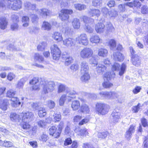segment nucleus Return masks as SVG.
<instances>
[{
    "label": "nucleus",
    "instance_id": "f257e3e1",
    "mask_svg": "<svg viewBox=\"0 0 148 148\" xmlns=\"http://www.w3.org/2000/svg\"><path fill=\"white\" fill-rule=\"evenodd\" d=\"M65 91L66 92V94L62 95L59 100V104L60 106L63 105L65 101L68 102L70 101L75 97L74 95L77 94V93L73 90H70L64 85L60 84L58 87V92L61 93Z\"/></svg>",
    "mask_w": 148,
    "mask_h": 148
},
{
    "label": "nucleus",
    "instance_id": "f03ea898",
    "mask_svg": "<svg viewBox=\"0 0 148 148\" xmlns=\"http://www.w3.org/2000/svg\"><path fill=\"white\" fill-rule=\"evenodd\" d=\"M40 84L39 85L38 84L34 85L31 88V89L32 90H38L40 89V86H42L43 92L46 94L53 91L55 86V82L52 81H42Z\"/></svg>",
    "mask_w": 148,
    "mask_h": 148
},
{
    "label": "nucleus",
    "instance_id": "7ed1b4c3",
    "mask_svg": "<svg viewBox=\"0 0 148 148\" xmlns=\"http://www.w3.org/2000/svg\"><path fill=\"white\" fill-rule=\"evenodd\" d=\"M22 2L20 0H0V10L6 8L17 10L22 7Z\"/></svg>",
    "mask_w": 148,
    "mask_h": 148
},
{
    "label": "nucleus",
    "instance_id": "20e7f679",
    "mask_svg": "<svg viewBox=\"0 0 148 148\" xmlns=\"http://www.w3.org/2000/svg\"><path fill=\"white\" fill-rule=\"evenodd\" d=\"M95 108L97 113L99 115H104L106 114L110 109L108 105L100 103H98L96 104Z\"/></svg>",
    "mask_w": 148,
    "mask_h": 148
},
{
    "label": "nucleus",
    "instance_id": "39448f33",
    "mask_svg": "<svg viewBox=\"0 0 148 148\" xmlns=\"http://www.w3.org/2000/svg\"><path fill=\"white\" fill-rule=\"evenodd\" d=\"M127 66L125 64L123 63L121 66L119 63H114L112 67V70L113 71H119V75H122L125 73Z\"/></svg>",
    "mask_w": 148,
    "mask_h": 148
},
{
    "label": "nucleus",
    "instance_id": "423d86ee",
    "mask_svg": "<svg viewBox=\"0 0 148 148\" xmlns=\"http://www.w3.org/2000/svg\"><path fill=\"white\" fill-rule=\"evenodd\" d=\"M99 94L101 97L108 99H116L119 97L118 93L114 92L102 91Z\"/></svg>",
    "mask_w": 148,
    "mask_h": 148
},
{
    "label": "nucleus",
    "instance_id": "0eeeda50",
    "mask_svg": "<svg viewBox=\"0 0 148 148\" xmlns=\"http://www.w3.org/2000/svg\"><path fill=\"white\" fill-rule=\"evenodd\" d=\"M73 13L72 10L70 9H62L61 10L59 15V17L62 21H67L69 18V14Z\"/></svg>",
    "mask_w": 148,
    "mask_h": 148
},
{
    "label": "nucleus",
    "instance_id": "6e6552de",
    "mask_svg": "<svg viewBox=\"0 0 148 148\" xmlns=\"http://www.w3.org/2000/svg\"><path fill=\"white\" fill-rule=\"evenodd\" d=\"M93 54V52L92 49L88 47L84 48L80 53V57L83 59L89 58L92 56Z\"/></svg>",
    "mask_w": 148,
    "mask_h": 148
},
{
    "label": "nucleus",
    "instance_id": "1a4fd4ad",
    "mask_svg": "<svg viewBox=\"0 0 148 148\" xmlns=\"http://www.w3.org/2000/svg\"><path fill=\"white\" fill-rule=\"evenodd\" d=\"M51 49L53 59L56 60H58L61 52L57 45L54 44L51 45Z\"/></svg>",
    "mask_w": 148,
    "mask_h": 148
},
{
    "label": "nucleus",
    "instance_id": "9d476101",
    "mask_svg": "<svg viewBox=\"0 0 148 148\" xmlns=\"http://www.w3.org/2000/svg\"><path fill=\"white\" fill-rule=\"evenodd\" d=\"M76 42L79 44L86 46L88 44V41L86 35L85 34H81L76 38Z\"/></svg>",
    "mask_w": 148,
    "mask_h": 148
},
{
    "label": "nucleus",
    "instance_id": "9b49d317",
    "mask_svg": "<svg viewBox=\"0 0 148 148\" xmlns=\"http://www.w3.org/2000/svg\"><path fill=\"white\" fill-rule=\"evenodd\" d=\"M34 114L31 112H22L20 114V116L21 117L22 121L29 122L32 119Z\"/></svg>",
    "mask_w": 148,
    "mask_h": 148
},
{
    "label": "nucleus",
    "instance_id": "f8f14e48",
    "mask_svg": "<svg viewBox=\"0 0 148 148\" xmlns=\"http://www.w3.org/2000/svg\"><path fill=\"white\" fill-rule=\"evenodd\" d=\"M111 77V73L110 72L106 73L104 75L103 78L104 82L103 83V86L105 88H109L113 85L112 84L110 83L109 81Z\"/></svg>",
    "mask_w": 148,
    "mask_h": 148
},
{
    "label": "nucleus",
    "instance_id": "ddd939ff",
    "mask_svg": "<svg viewBox=\"0 0 148 148\" xmlns=\"http://www.w3.org/2000/svg\"><path fill=\"white\" fill-rule=\"evenodd\" d=\"M62 41L64 45L70 48H72L75 44V40L71 38L64 39Z\"/></svg>",
    "mask_w": 148,
    "mask_h": 148
},
{
    "label": "nucleus",
    "instance_id": "4468645a",
    "mask_svg": "<svg viewBox=\"0 0 148 148\" xmlns=\"http://www.w3.org/2000/svg\"><path fill=\"white\" fill-rule=\"evenodd\" d=\"M49 134L55 138L59 137L60 134V131L57 129L56 127L55 126H53L49 128Z\"/></svg>",
    "mask_w": 148,
    "mask_h": 148
},
{
    "label": "nucleus",
    "instance_id": "2eb2a0df",
    "mask_svg": "<svg viewBox=\"0 0 148 148\" xmlns=\"http://www.w3.org/2000/svg\"><path fill=\"white\" fill-rule=\"evenodd\" d=\"M89 40L92 43L97 44L102 42V40L100 38L98 35H92L90 36Z\"/></svg>",
    "mask_w": 148,
    "mask_h": 148
},
{
    "label": "nucleus",
    "instance_id": "dca6fc26",
    "mask_svg": "<svg viewBox=\"0 0 148 148\" xmlns=\"http://www.w3.org/2000/svg\"><path fill=\"white\" fill-rule=\"evenodd\" d=\"M93 64H96V71L99 74H102L106 70L107 68V67L106 66L101 64L99 63L97 64L96 62L95 63H93Z\"/></svg>",
    "mask_w": 148,
    "mask_h": 148
},
{
    "label": "nucleus",
    "instance_id": "f3484780",
    "mask_svg": "<svg viewBox=\"0 0 148 148\" xmlns=\"http://www.w3.org/2000/svg\"><path fill=\"white\" fill-rule=\"evenodd\" d=\"M135 126L132 125L130 126V127L127 130L125 133V137L127 139L131 137L132 135L135 131Z\"/></svg>",
    "mask_w": 148,
    "mask_h": 148
},
{
    "label": "nucleus",
    "instance_id": "a211bd4d",
    "mask_svg": "<svg viewBox=\"0 0 148 148\" xmlns=\"http://www.w3.org/2000/svg\"><path fill=\"white\" fill-rule=\"evenodd\" d=\"M95 29L97 33H102L104 31L105 25L102 23H99L96 25Z\"/></svg>",
    "mask_w": 148,
    "mask_h": 148
},
{
    "label": "nucleus",
    "instance_id": "6ab92c4d",
    "mask_svg": "<svg viewBox=\"0 0 148 148\" xmlns=\"http://www.w3.org/2000/svg\"><path fill=\"white\" fill-rule=\"evenodd\" d=\"M81 73H84V72H87L89 71V67L88 64L85 61H82L80 64Z\"/></svg>",
    "mask_w": 148,
    "mask_h": 148
},
{
    "label": "nucleus",
    "instance_id": "aec40b11",
    "mask_svg": "<svg viewBox=\"0 0 148 148\" xmlns=\"http://www.w3.org/2000/svg\"><path fill=\"white\" fill-rule=\"evenodd\" d=\"M24 9L26 10H34L36 8L35 4H32L28 1H25L24 3Z\"/></svg>",
    "mask_w": 148,
    "mask_h": 148
},
{
    "label": "nucleus",
    "instance_id": "412c9836",
    "mask_svg": "<svg viewBox=\"0 0 148 148\" xmlns=\"http://www.w3.org/2000/svg\"><path fill=\"white\" fill-rule=\"evenodd\" d=\"M132 64L138 67L140 66L141 64V61L140 57L137 55L132 57Z\"/></svg>",
    "mask_w": 148,
    "mask_h": 148
},
{
    "label": "nucleus",
    "instance_id": "4be33fe9",
    "mask_svg": "<svg viewBox=\"0 0 148 148\" xmlns=\"http://www.w3.org/2000/svg\"><path fill=\"white\" fill-rule=\"evenodd\" d=\"M53 39L58 42L61 41L63 40V38L61 33L58 32H55L52 35Z\"/></svg>",
    "mask_w": 148,
    "mask_h": 148
},
{
    "label": "nucleus",
    "instance_id": "5701e85b",
    "mask_svg": "<svg viewBox=\"0 0 148 148\" xmlns=\"http://www.w3.org/2000/svg\"><path fill=\"white\" fill-rule=\"evenodd\" d=\"M36 11L44 18H46L50 13L49 11L46 9L36 10Z\"/></svg>",
    "mask_w": 148,
    "mask_h": 148
},
{
    "label": "nucleus",
    "instance_id": "b1692460",
    "mask_svg": "<svg viewBox=\"0 0 148 148\" xmlns=\"http://www.w3.org/2000/svg\"><path fill=\"white\" fill-rule=\"evenodd\" d=\"M8 21L6 18L5 17H2L0 18V29H5L8 24Z\"/></svg>",
    "mask_w": 148,
    "mask_h": 148
},
{
    "label": "nucleus",
    "instance_id": "393cba45",
    "mask_svg": "<svg viewBox=\"0 0 148 148\" xmlns=\"http://www.w3.org/2000/svg\"><path fill=\"white\" fill-rule=\"evenodd\" d=\"M111 118L113 123L117 122L120 118V113L117 112H113L112 114Z\"/></svg>",
    "mask_w": 148,
    "mask_h": 148
},
{
    "label": "nucleus",
    "instance_id": "a878e982",
    "mask_svg": "<svg viewBox=\"0 0 148 148\" xmlns=\"http://www.w3.org/2000/svg\"><path fill=\"white\" fill-rule=\"evenodd\" d=\"M11 106L13 107H17L21 104V102L19 101L18 99L14 96L11 98Z\"/></svg>",
    "mask_w": 148,
    "mask_h": 148
},
{
    "label": "nucleus",
    "instance_id": "bb28decb",
    "mask_svg": "<svg viewBox=\"0 0 148 148\" xmlns=\"http://www.w3.org/2000/svg\"><path fill=\"white\" fill-rule=\"evenodd\" d=\"M124 56L120 52H117L114 54V59L115 61H121L124 59Z\"/></svg>",
    "mask_w": 148,
    "mask_h": 148
},
{
    "label": "nucleus",
    "instance_id": "cd10ccee",
    "mask_svg": "<svg viewBox=\"0 0 148 148\" xmlns=\"http://www.w3.org/2000/svg\"><path fill=\"white\" fill-rule=\"evenodd\" d=\"M108 53V51L106 49L101 48L99 49L98 55L99 56L104 57L107 56Z\"/></svg>",
    "mask_w": 148,
    "mask_h": 148
},
{
    "label": "nucleus",
    "instance_id": "c85d7f7f",
    "mask_svg": "<svg viewBox=\"0 0 148 148\" xmlns=\"http://www.w3.org/2000/svg\"><path fill=\"white\" fill-rule=\"evenodd\" d=\"M82 76L81 77V79L82 82H86L90 79V76L89 74V71L84 72V73H81Z\"/></svg>",
    "mask_w": 148,
    "mask_h": 148
},
{
    "label": "nucleus",
    "instance_id": "c756f323",
    "mask_svg": "<svg viewBox=\"0 0 148 148\" xmlns=\"http://www.w3.org/2000/svg\"><path fill=\"white\" fill-rule=\"evenodd\" d=\"M13 143L11 142L5 140L4 141L0 140V145L1 146L10 147L13 146Z\"/></svg>",
    "mask_w": 148,
    "mask_h": 148
},
{
    "label": "nucleus",
    "instance_id": "7c9ffc66",
    "mask_svg": "<svg viewBox=\"0 0 148 148\" xmlns=\"http://www.w3.org/2000/svg\"><path fill=\"white\" fill-rule=\"evenodd\" d=\"M72 25L75 29H79L80 27V21L79 19L77 18H74L72 22Z\"/></svg>",
    "mask_w": 148,
    "mask_h": 148
},
{
    "label": "nucleus",
    "instance_id": "2f4dec72",
    "mask_svg": "<svg viewBox=\"0 0 148 148\" xmlns=\"http://www.w3.org/2000/svg\"><path fill=\"white\" fill-rule=\"evenodd\" d=\"M22 22L23 23V26L27 27L29 26V17L27 16H23L22 18Z\"/></svg>",
    "mask_w": 148,
    "mask_h": 148
},
{
    "label": "nucleus",
    "instance_id": "473e14b6",
    "mask_svg": "<svg viewBox=\"0 0 148 148\" xmlns=\"http://www.w3.org/2000/svg\"><path fill=\"white\" fill-rule=\"evenodd\" d=\"M50 119H47L45 120H40L37 123L39 126L43 128L45 127L47 123H50Z\"/></svg>",
    "mask_w": 148,
    "mask_h": 148
},
{
    "label": "nucleus",
    "instance_id": "72a5a7b5",
    "mask_svg": "<svg viewBox=\"0 0 148 148\" xmlns=\"http://www.w3.org/2000/svg\"><path fill=\"white\" fill-rule=\"evenodd\" d=\"M80 110L81 112L84 113H88L90 111L88 106L85 104H83L81 106Z\"/></svg>",
    "mask_w": 148,
    "mask_h": 148
},
{
    "label": "nucleus",
    "instance_id": "f704fd0d",
    "mask_svg": "<svg viewBox=\"0 0 148 148\" xmlns=\"http://www.w3.org/2000/svg\"><path fill=\"white\" fill-rule=\"evenodd\" d=\"M8 100L6 99L1 100L0 102V107L3 110H5L7 109L8 103Z\"/></svg>",
    "mask_w": 148,
    "mask_h": 148
},
{
    "label": "nucleus",
    "instance_id": "c9c22d12",
    "mask_svg": "<svg viewBox=\"0 0 148 148\" xmlns=\"http://www.w3.org/2000/svg\"><path fill=\"white\" fill-rule=\"evenodd\" d=\"M63 58L65 60V64L66 66H68L71 64L73 60V58L68 55L63 56Z\"/></svg>",
    "mask_w": 148,
    "mask_h": 148
},
{
    "label": "nucleus",
    "instance_id": "e433bc0d",
    "mask_svg": "<svg viewBox=\"0 0 148 148\" xmlns=\"http://www.w3.org/2000/svg\"><path fill=\"white\" fill-rule=\"evenodd\" d=\"M51 28V25L47 22H43L42 26V29L44 30L49 31Z\"/></svg>",
    "mask_w": 148,
    "mask_h": 148
},
{
    "label": "nucleus",
    "instance_id": "4c0bfd02",
    "mask_svg": "<svg viewBox=\"0 0 148 148\" xmlns=\"http://www.w3.org/2000/svg\"><path fill=\"white\" fill-rule=\"evenodd\" d=\"M71 106L73 110H77L80 107V103L79 101L77 100L73 101Z\"/></svg>",
    "mask_w": 148,
    "mask_h": 148
},
{
    "label": "nucleus",
    "instance_id": "58836bf2",
    "mask_svg": "<svg viewBox=\"0 0 148 148\" xmlns=\"http://www.w3.org/2000/svg\"><path fill=\"white\" fill-rule=\"evenodd\" d=\"M89 14L92 16H96L98 17L100 14V11L98 9H92L90 10L89 12Z\"/></svg>",
    "mask_w": 148,
    "mask_h": 148
},
{
    "label": "nucleus",
    "instance_id": "ea45409f",
    "mask_svg": "<svg viewBox=\"0 0 148 148\" xmlns=\"http://www.w3.org/2000/svg\"><path fill=\"white\" fill-rule=\"evenodd\" d=\"M10 119L12 121L19 120V119L20 120H21V117L20 115L17 114L15 113H12L10 114Z\"/></svg>",
    "mask_w": 148,
    "mask_h": 148
},
{
    "label": "nucleus",
    "instance_id": "a19ab883",
    "mask_svg": "<svg viewBox=\"0 0 148 148\" xmlns=\"http://www.w3.org/2000/svg\"><path fill=\"white\" fill-rule=\"evenodd\" d=\"M38 110V114L40 117H43L46 115V111L45 108H40Z\"/></svg>",
    "mask_w": 148,
    "mask_h": 148
},
{
    "label": "nucleus",
    "instance_id": "79ce46f5",
    "mask_svg": "<svg viewBox=\"0 0 148 148\" xmlns=\"http://www.w3.org/2000/svg\"><path fill=\"white\" fill-rule=\"evenodd\" d=\"M53 116V118H52V120L54 122H56L60 121L61 119V115L60 114L54 113Z\"/></svg>",
    "mask_w": 148,
    "mask_h": 148
},
{
    "label": "nucleus",
    "instance_id": "37998d69",
    "mask_svg": "<svg viewBox=\"0 0 148 148\" xmlns=\"http://www.w3.org/2000/svg\"><path fill=\"white\" fill-rule=\"evenodd\" d=\"M46 46L47 43L45 42H42L39 44L37 47V49L38 51H43Z\"/></svg>",
    "mask_w": 148,
    "mask_h": 148
},
{
    "label": "nucleus",
    "instance_id": "c03bdc74",
    "mask_svg": "<svg viewBox=\"0 0 148 148\" xmlns=\"http://www.w3.org/2000/svg\"><path fill=\"white\" fill-rule=\"evenodd\" d=\"M74 6L76 9L79 10H84L86 8V6L85 5H82L80 4H75Z\"/></svg>",
    "mask_w": 148,
    "mask_h": 148
},
{
    "label": "nucleus",
    "instance_id": "a18cd8bd",
    "mask_svg": "<svg viewBox=\"0 0 148 148\" xmlns=\"http://www.w3.org/2000/svg\"><path fill=\"white\" fill-rule=\"evenodd\" d=\"M34 59L36 61L41 62L43 60V58L42 56L38 53H36L34 56Z\"/></svg>",
    "mask_w": 148,
    "mask_h": 148
},
{
    "label": "nucleus",
    "instance_id": "49530a36",
    "mask_svg": "<svg viewBox=\"0 0 148 148\" xmlns=\"http://www.w3.org/2000/svg\"><path fill=\"white\" fill-rule=\"evenodd\" d=\"M25 81L26 80L25 78H22L18 82L17 87L19 88H22Z\"/></svg>",
    "mask_w": 148,
    "mask_h": 148
},
{
    "label": "nucleus",
    "instance_id": "de8ad7c7",
    "mask_svg": "<svg viewBox=\"0 0 148 148\" xmlns=\"http://www.w3.org/2000/svg\"><path fill=\"white\" fill-rule=\"evenodd\" d=\"M117 15V12L114 10H112L109 11L108 12V17L110 18H114Z\"/></svg>",
    "mask_w": 148,
    "mask_h": 148
},
{
    "label": "nucleus",
    "instance_id": "09e8293b",
    "mask_svg": "<svg viewBox=\"0 0 148 148\" xmlns=\"http://www.w3.org/2000/svg\"><path fill=\"white\" fill-rule=\"evenodd\" d=\"M109 45L111 49H114L115 48L116 45V43L115 41L113 39L110 40L109 42Z\"/></svg>",
    "mask_w": 148,
    "mask_h": 148
},
{
    "label": "nucleus",
    "instance_id": "8fccbe9b",
    "mask_svg": "<svg viewBox=\"0 0 148 148\" xmlns=\"http://www.w3.org/2000/svg\"><path fill=\"white\" fill-rule=\"evenodd\" d=\"M108 134V133L107 132H99L98 133L97 136L100 139H104L107 136Z\"/></svg>",
    "mask_w": 148,
    "mask_h": 148
},
{
    "label": "nucleus",
    "instance_id": "3c124183",
    "mask_svg": "<svg viewBox=\"0 0 148 148\" xmlns=\"http://www.w3.org/2000/svg\"><path fill=\"white\" fill-rule=\"evenodd\" d=\"M78 131H79V134L81 136H86L88 134L87 129L85 128L81 129L79 128Z\"/></svg>",
    "mask_w": 148,
    "mask_h": 148
},
{
    "label": "nucleus",
    "instance_id": "603ef678",
    "mask_svg": "<svg viewBox=\"0 0 148 148\" xmlns=\"http://www.w3.org/2000/svg\"><path fill=\"white\" fill-rule=\"evenodd\" d=\"M82 18L84 23H86V25H87V23H90L91 22L93 21V20L89 18L86 16H83L82 17Z\"/></svg>",
    "mask_w": 148,
    "mask_h": 148
},
{
    "label": "nucleus",
    "instance_id": "864d4df0",
    "mask_svg": "<svg viewBox=\"0 0 148 148\" xmlns=\"http://www.w3.org/2000/svg\"><path fill=\"white\" fill-rule=\"evenodd\" d=\"M71 29L69 27H66L63 28L62 31V33L65 35L67 36L70 34Z\"/></svg>",
    "mask_w": 148,
    "mask_h": 148
},
{
    "label": "nucleus",
    "instance_id": "5fc2aeb1",
    "mask_svg": "<svg viewBox=\"0 0 148 148\" xmlns=\"http://www.w3.org/2000/svg\"><path fill=\"white\" fill-rule=\"evenodd\" d=\"M47 105L50 108H53L55 106V102L52 100H49L47 102Z\"/></svg>",
    "mask_w": 148,
    "mask_h": 148
},
{
    "label": "nucleus",
    "instance_id": "6e6d98bb",
    "mask_svg": "<svg viewBox=\"0 0 148 148\" xmlns=\"http://www.w3.org/2000/svg\"><path fill=\"white\" fill-rule=\"evenodd\" d=\"M19 16L17 14H13L11 16V18L13 23H17L18 22Z\"/></svg>",
    "mask_w": 148,
    "mask_h": 148
},
{
    "label": "nucleus",
    "instance_id": "4d7b16f0",
    "mask_svg": "<svg viewBox=\"0 0 148 148\" xmlns=\"http://www.w3.org/2000/svg\"><path fill=\"white\" fill-rule=\"evenodd\" d=\"M23 123L21 124V126L24 129L27 130L30 128V125L26 121H22Z\"/></svg>",
    "mask_w": 148,
    "mask_h": 148
},
{
    "label": "nucleus",
    "instance_id": "13d9d810",
    "mask_svg": "<svg viewBox=\"0 0 148 148\" xmlns=\"http://www.w3.org/2000/svg\"><path fill=\"white\" fill-rule=\"evenodd\" d=\"M15 95V92L13 90H8L7 93V97L12 98Z\"/></svg>",
    "mask_w": 148,
    "mask_h": 148
},
{
    "label": "nucleus",
    "instance_id": "bf43d9fd",
    "mask_svg": "<svg viewBox=\"0 0 148 148\" xmlns=\"http://www.w3.org/2000/svg\"><path fill=\"white\" fill-rule=\"evenodd\" d=\"M38 79L37 77H34L31 80L29 84L31 85H35L38 84Z\"/></svg>",
    "mask_w": 148,
    "mask_h": 148
},
{
    "label": "nucleus",
    "instance_id": "052dcab7",
    "mask_svg": "<svg viewBox=\"0 0 148 148\" xmlns=\"http://www.w3.org/2000/svg\"><path fill=\"white\" fill-rule=\"evenodd\" d=\"M11 29L13 31H16L18 29V26L17 23L14 22L11 25Z\"/></svg>",
    "mask_w": 148,
    "mask_h": 148
},
{
    "label": "nucleus",
    "instance_id": "680f3d73",
    "mask_svg": "<svg viewBox=\"0 0 148 148\" xmlns=\"http://www.w3.org/2000/svg\"><path fill=\"white\" fill-rule=\"evenodd\" d=\"M102 3L101 0H93L92 1V5L95 6H100Z\"/></svg>",
    "mask_w": 148,
    "mask_h": 148
},
{
    "label": "nucleus",
    "instance_id": "e2e57ef3",
    "mask_svg": "<svg viewBox=\"0 0 148 148\" xmlns=\"http://www.w3.org/2000/svg\"><path fill=\"white\" fill-rule=\"evenodd\" d=\"M141 12L143 14H146L148 13V7L145 5L143 6L141 8Z\"/></svg>",
    "mask_w": 148,
    "mask_h": 148
},
{
    "label": "nucleus",
    "instance_id": "0e129e2a",
    "mask_svg": "<svg viewBox=\"0 0 148 148\" xmlns=\"http://www.w3.org/2000/svg\"><path fill=\"white\" fill-rule=\"evenodd\" d=\"M48 138V135L46 134H43L41 136L40 140L43 142H46Z\"/></svg>",
    "mask_w": 148,
    "mask_h": 148
},
{
    "label": "nucleus",
    "instance_id": "69168bd1",
    "mask_svg": "<svg viewBox=\"0 0 148 148\" xmlns=\"http://www.w3.org/2000/svg\"><path fill=\"white\" fill-rule=\"evenodd\" d=\"M101 11L103 13V15L106 17H108V14L109 11H108V9L106 7L102 8L101 10Z\"/></svg>",
    "mask_w": 148,
    "mask_h": 148
},
{
    "label": "nucleus",
    "instance_id": "338daca9",
    "mask_svg": "<svg viewBox=\"0 0 148 148\" xmlns=\"http://www.w3.org/2000/svg\"><path fill=\"white\" fill-rule=\"evenodd\" d=\"M85 30L88 32L92 33L93 32V29L88 25H86Z\"/></svg>",
    "mask_w": 148,
    "mask_h": 148
},
{
    "label": "nucleus",
    "instance_id": "774afa93",
    "mask_svg": "<svg viewBox=\"0 0 148 148\" xmlns=\"http://www.w3.org/2000/svg\"><path fill=\"white\" fill-rule=\"evenodd\" d=\"M15 77V75L14 73H9L7 76L8 79L10 81H12Z\"/></svg>",
    "mask_w": 148,
    "mask_h": 148
}]
</instances>
